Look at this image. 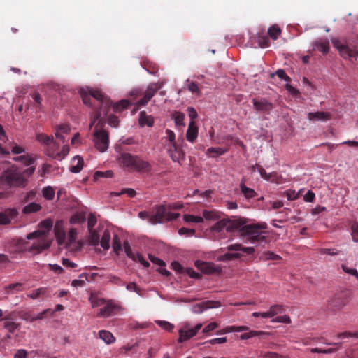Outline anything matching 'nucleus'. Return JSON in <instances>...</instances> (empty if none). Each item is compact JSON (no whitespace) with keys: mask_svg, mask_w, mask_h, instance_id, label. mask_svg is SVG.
<instances>
[{"mask_svg":"<svg viewBox=\"0 0 358 358\" xmlns=\"http://www.w3.org/2000/svg\"><path fill=\"white\" fill-rule=\"evenodd\" d=\"M27 238L29 240L37 238V241L31 247H28V243L22 239L13 240L8 246V252L17 255L29 250L34 254H38L50 246V241L46 239L44 231L30 233L27 236Z\"/></svg>","mask_w":358,"mask_h":358,"instance_id":"obj_1","label":"nucleus"},{"mask_svg":"<svg viewBox=\"0 0 358 358\" xmlns=\"http://www.w3.org/2000/svg\"><path fill=\"white\" fill-rule=\"evenodd\" d=\"M266 228V223L250 224L243 226L239 231L240 235L249 243L264 247L270 241Z\"/></svg>","mask_w":358,"mask_h":358,"instance_id":"obj_2","label":"nucleus"},{"mask_svg":"<svg viewBox=\"0 0 358 358\" xmlns=\"http://www.w3.org/2000/svg\"><path fill=\"white\" fill-rule=\"evenodd\" d=\"M117 161L124 168L131 171L149 173L152 169L151 164L138 155H133L124 151H118Z\"/></svg>","mask_w":358,"mask_h":358,"instance_id":"obj_3","label":"nucleus"},{"mask_svg":"<svg viewBox=\"0 0 358 358\" xmlns=\"http://www.w3.org/2000/svg\"><path fill=\"white\" fill-rule=\"evenodd\" d=\"M88 92L94 101L96 102V107H98L94 110L92 117L90 125L92 127L96 121H99L98 124L102 123V118L107 115L110 108L112 106V102L106 98L100 90L91 89Z\"/></svg>","mask_w":358,"mask_h":358,"instance_id":"obj_4","label":"nucleus"},{"mask_svg":"<svg viewBox=\"0 0 358 358\" xmlns=\"http://www.w3.org/2000/svg\"><path fill=\"white\" fill-rule=\"evenodd\" d=\"M333 46L336 48L344 59L358 57V38L352 43H343L338 39H332Z\"/></svg>","mask_w":358,"mask_h":358,"instance_id":"obj_5","label":"nucleus"},{"mask_svg":"<svg viewBox=\"0 0 358 358\" xmlns=\"http://www.w3.org/2000/svg\"><path fill=\"white\" fill-rule=\"evenodd\" d=\"M1 180L8 185L14 187H24L27 182L26 179L15 166H10L3 172Z\"/></svg>","mask_w":358,"mask_h":358,"instance_id":"obj_6","label":"nucleus"},{"mask_svg":"<svg viewBox=\"0 0 358 358\" xmlns=\"http://www.w3.org/2000/svg\"><path fill=\"white\" fill-rule=\"evenodd\" d=\"M179 217V213L170 212L167 206L159 205L155 207V214L150 217V222L155 224L157 223L175 220Z\"/></svg>","mask_w":358,"mask_h":358,"instance_id":"obj_7","label":"nucleus"},{"mask_svg":"<svg viewBox=\"0 0 358 358\" xmlns=\"http://www.w3.org/2000/svg\"><path fill=\"white\" fill-rule=\"evenodd\" d=\"M94 143L95 148L101 152L106 151L109 145L108 134L104 130L96 129L94 134Z\"/></svg>","mask_w":358,"mask_h":358,"instance_id":"obj_8","label":"nucleus"},{"mask_svg":"<svg viewBox=\"0 0 358 358\" xmlns=\"http://www.w3.org/2000/svg\"><path fill=\"white\" fill-rule=\"evenodd\" d=\"M240 225L241 223L238 221L224 218L214 224L212 230L216 232H221L224 229L227 231H232L238 228Z\"/></svg>","mask_w":358,"mask_h":358,"instance_id":"obj_9","label":"nucleus"},{"mask_svg":"<svg viewBox=\"0 0 358 358\" xmlns=\"http://www.w3.org/2000/svg\"><path fill=\"white\" fill-rule=\"evenodd\" d=\"M162 87V83H151L148 88L146 89L144 96L142 99H141L136 104L138 106H145L148 101L151 99L152 97L157 93V92L160 90Z\"/></svg>","mask_w":358,"mask_h":358,"instance_id":"obj_10","label":"nucleus"},{"mask_svg":"<svg viewBox=\"0 0 358 358\" xmlns=\"http://www.w3.org/2000/svg\"><path fill=\"white\" fill-rule=\"evenodd\" d=\"M202 327L201 324H197L194 327H189L187 325H185L183 328H181L179 330V338L178 342L183 343L196 334L198 331H199Z\"/></svg>","mask_w":358,"mask_h":358,"instance_id":"obj_11","label":"nucleus"},{"mask_svg":"<svg viewBox=\"0 0 358 358\" xmlns=\"http://www.w3.org/2000/svg\"><path fill=\"white\" fill-rule=\"evenodd\" d=\"M252 103L254 108L260 113H269L273 108L272 103L268 101L266 99L261 98L259 99H253Z\"/></svg>","mask_w":358,"mask_h":358,"instance_id":"obj_12","label":"nucleus"},{"mask_svg":"<svg viewBox=\"0 0 358 358\" xmlns=\"http://www.w3.org/2000/svg\"><path fill=\"white\" fill-rule=\"evenodd\" d=\"M348 303V298L343 293L335 294L329 303V308L333 310L341 309Z\"/></svg>","mask_w":358,"mask_h":358,"instance_id":"obj_13","label":"nucleus"},{"mask_svg":"<svg viewBox=\"0 0 358 358\" xmlns=\"http://www.w3.org/2000/svg\"><path fill=\"white\" fill-rule=\"evenodd\" d=\"M167 152L171 157V159L181 164V161L185 159V154L182 149L178 145L175 144L172 146H169Z\"/></svg>","mask_w":358,"mask_h":358,"instance_id":"obj_14","label":"nucleus"},{"mask_svg":"<svg viewBox=\"0 0 358 358\" xmlns=\"http://www.w3.org/2000/svg\"><path fill=\"white\" fill-rule=\"evenodd\" d=\"M221 306L220 301H206L201 303H198L192 307V312L196 314L203 313L204 310L210 308H215Z\"/></svg>","mask_w":358,"mask_h":358,"instance_id":"obj_15","label":"nucleus"},{"mask_svg":"<svg viewBox=\"0 0 358 358\" xmlns=\"http://www.w3.org/2000/svg\"><path fill=\"white\" fill-rule=\"evenodd\" d=\"M120 307L111 301H108L99 310V313L97 314L98 317H110L116 311L119 310Z\"/></svg>","mask_w":358,"mask_h":358,"instance_id":"obj_16","label":"nucleus"},{"mask_svg":"<svg viewBox=\"0 0 358 358\" xmlns=\"http://www.w3.org/2000/svg\"><path fill=\"white\" fill-rule=\"evenodd\" d=\"M54 230L58 244L60 245H65L67 246L68 243H66V233L63 228V224L61 221L56 222Z\"/></svg>","mask_w":358,"mask_h":358,"instance_id":"obj_17","label":"nucleus"},{"mask_svg":"<svg viewBox=\"0 0 358 358\" xmlns=\"http://www.w3.org/2000/svg\"><path fill=\"white\" fill-rule=\"evenodd\" d=\"M18 213L16 209H7L3 212H0V224H7L15 218Z\"/></svg>","mask_w":358,"mask_h":358,"instance_id":"obj_18","label":"nucleus"},{"mask_svg":"<svg viewBox=\"0 0 358 358\" xmlns=\"http://www.w3.org/2000/svg\"><path fill=\"white\" fill-rule=\"evenodd\" d=\"M195 266L200 270L201 272L210 274L215 272V269L214 265L210 262H206L200 260L195 262Z\"/></svg>","mask_w":358,"mask_h":358,"instance_id":"obj_19","label":"nucleus"},{"mask_svg":"<svg viewBox=\"0 0 358 358\" xmlns=\"http://www.w3.org/2000/svg\"><path fill=\"white\" fill-rule=\"evenodd\" d=\"M96 274L92 273V274H87L85 273H83L79 275V279H75L73 280L71 282V285L77 287H83L85 285L86 281H89L90 280L94 279V276H96Z\"/></svg>","mask_w":358,"mask_h":358,"instance_id":"obj_20","label":"nucleus"},{"mask_svg":"<svg viewBox=\"0 0 358 358\" xmlns=\"http://www.w3.org/2000/svg\"><path fill=\"white\" fill-rule=\"evenodd\" d=\"M24 290V285L22 282L10 283L4 287V293L6 294H14Z\"/></svg>","mask_w":358,"mask_h":358,"instance_id":"obj_21","label":"nucleus"},{"mask_svg":"<svg viewBox=\"0 0 358 358\" xmlns=\"http://www.w3.org/2000/svg\"><path fill=\"white\" fill-rule=\"evenodd\" d=\"M331 118L329 113L317 111L315 113H308V119L310 121H326Z\"/></svg>","mask_w":358,"mask_h":358,"instance_id":"obj_22","label":"nucleus"},{"mask_svg":"<svg viewBox=\"0 0 358 358\" xmlns=\"http://www.w3.org/2000/svg\"><path fill=\"white\" fill-rule=\"evenodd\" d=\"M313 49L322 52L324 55L327 54L329 50V43L326 38H320L313 43Z\"/></svg>","mask_w":358,"mask_h":358,"instance_id":"obj_23","label":"nucleus"},{"mask_svg":"<svg viewBox=\"0 0 358 358\" xmlns=\"http://www.w3.org/2000/svg\"><path fill=\"white\" fill-rule=\"evenodd\" d=\"M198 136V128L194 121L191 120L186 133V138L188 141L193 143Z\"/></svg>","mask_w":358,"mask_h":358,"instance_id":"obj_24","label":"nucleus"},{"mask_svg":"<svg viewBox=\"0 0 358 358\" xmlns=\"http://www.w3.org/2000/svg\"><path fill=\"white\" fill-rule=\"evenodd\" d=\"M83 166V159L79 155L75 156L71 161L70 171L72 173H79Z\"/></svg>","mask_w":358,"mask_h":358,"instance_id":"obj_25","label":"nucleus"},{"mask_svg":"<svg viewBox=\"0 0 358 358\" xmlns=\"http://www.w3.org/2000/svg\"><path fill=\"white\" fill-rule=\"evenodd\" d=\"M139 124L141 127H152L154 124V119L151 115H147L145 111H141L139 114Z\"/></svg>","mask_w":358,"mask_h":358,"instance_id":"obj_26","label":"nucleus"},{"mask_svg":"<svg viewBox=\"0 0 358 358\" xmlns=\"http://www.w3.org/2000/svg\"><path fill=\"white\" fill-rule=\"evenodd\" d=\"M227 250L229 251H242L248 255H252L255 252V248L253 247H243L239 243L229 245Z\"/></svg>","mask_w":358,"mask_h":358,"instance_id":"obj_27","label":"nucleus"},{"mask_svg":"<svg viewBox=\"0 0 358 358\" xmlns=\"http://www.w3.org/2000/svg\"><path fill=\"white\" fill-rule=\"evenodd\" d=\"M240 189L241 192L247 199L254 198L257 195V193L254 189L246 187L244 181H241V182L240 183Z\"/></svg>","mask_w":358,"mask_h":358,"instance_id":"obj_28","label":"nucleus"},{"mask_svg":"<svg viewBox=\"0 0 358 358\" xmlns=\"http://www.w3.org/2000/svg\"><path fill=\"white\" fill-rule=\"evenodd\" d=\"M110 233L108 229H105L102 234L99 243L101 246L106 250H108L110 248Z\"/></svg>","mask_w":358,"mask_h":358,"instance_id":"obj_29","label":"nucleus"},{"mask_svg":"<svg viewBox=\"0 0 358 358\" xmlns=\"http://www.w3.org/2000/svg\"><path fill=\"white\" fill-rule=\"evenodd\" d=\"M41 206L39 203H36L35 202H31L28 205L25 206L22 209V213L24 214H30L33 213H36L41 210Z\"/></svg>","mask_w":358,"mask_h":358,"instance_id":"obj_30","label":"nucleus"},{"mask_svg":"<svg viewBox=\"0 0 358 358\" xmlns=\"http://www.w3.org/2000/svg\"><path fill=\"white\" fill-rule=\"evenodd\" d=\"M99 338L102 339L106 344H111L115 342V338L113 334L106 330H101L99 332Z\"/></svg>","mask_w":358,"mask_h":358,"instance_id":"obj_31","label":"nucleus"},{"mask_svg":"<svg viewBox=\"0 0 358 358\" xmlns=\"http://www.w3.org/2000/svg\"><path fill=\"white\" fill-rule=\"evenodd\" d=\"M70 131V127L66 124H62L58 127L56 129L55 136L57 138L60 139L63 142L64 141V138L63 136L64 134H69Z\"/></svg>","mask_w":358,"mask_h":358,"instance_id":"obj_32","label":"nucleus"},{"mask_svg":"<svg viewBox=\"0 0 358 358\" xmlns=\"http://www.w3.org/2000/svg\"><path fill=\"white\" fill-rule=\"evenodd\" d=\"M265 335H268V333L262 331H250L249 332L242 334L240 336V338L241 340H246L251 338L254 336H261Z\"/></svg>","mask_w":358,"mask_h":358,"instance_id":"obj_33","label":"nucleus"},{"mask_svg":"<svg viewBox=\"0 0 358 358\" xmlns=\"http://www.w3.org/2000/svg\"><path fill=\"white\" fill-rule=\"evenodd\" d=\"M58 148H59V144L57 143L54 141V138H53L52 139V145H48L46 147V149H45L46 155H48L49 157H51L55 159V156H56V153L57 152V150H58Z\"/></svg>","mask_w":358,"mask_h":358,"instance_id":"obj_34","label":"nucleus"},{"mask_svg":"<svg viewBox=\"0 0 358 358\" xmlns=\"http://www.w3.org/2000/svg\"><path fill=\"white\" fill-rule=\"evenodd\" d=\"M36 139L38 142L45 145H52L53 137L52 136H47L44 134H38L36 135Z\"/></svg>","mask_w":358,"mask_h":358,"instance_id":"obj_35","label":"nucleus"},{"mask_svg":"<svg viewBox=\"0 0 358 358\" xmlns=\"http://www.w3.org/2000/svg\"><path fill=\"white\" fill-rule=\"evenodd\" d=\"M13 159L16 162H21L26 166L31 165L35 162V159L29 155H24L19 157H14Z\"/></svg>","mask_w":358,"mask_h":358,"instance_id":"obj_36","label":"nucleus"},{"mask_svg":"<svg viewBox=\"0 0 358 358\" xmlns=\"http://www.w3.org/2000/svg\"><path fill=\"white\" fill-rule=\"evenodd\" d=\"M37 192L35 189L31 190L29 192L26 193L21 198V202L22 203H27L29 201L34 202L36 197Z\"/></svg>","mask_w":358,"mask_h":358,"instance_id":"obj_37","label":"nucleus"},{"mask_svg":"<svg viewBox=\"0 0 358 358\" xmlns=\"http://www.w3.org/2000/svg\"><path fill=\"white\" fill-rule=\"evenodd\" d=\"M48 295V289L45 287H40L37 289L33 290L31 294L28 295L29 297L31 299H37L41 296H47Z\"/></svg>","mask_w":358,"mask_h":358,"instance_id":"obj_38","label":"nucleus"},{"mask_svg":"<svg viewBox=\"0 0 358 358\" xmlns=\"http://www.w3.org/2000/svg\"><path fill=\"white\" fill-rule=\"evenodd\" d=\"M260 259L262 260H280L281 259L280 256L275 254L271 251H265L262 252Z\"/></svg>","mask_w":358,"mask_h":358,"instance_id":"obj_39","label":"nucleus"},{"mask_svg":"<svg viewBox=\"0 0 358 358\" xmlns=\"http://www.w3.org/2000/svg\"><path fill=\"white\" fill-rule=\"evenodd\" d=\"M130 104L129 101L123 99L114 104L113 107L115 112H120L122 110L127 108Z\"/></svg>","mask_w":358,"mask_h":358,"instance_id":"obj_40","label":"nucleus"},{"mask_svg":"<svg viewBox=\"0 0 358 358\" xmlns=\"http://www.w3.org/2000/svg\"><path fill=\"white\" fill-rule=\"evenodd\" d=\"M3 327L8 330L9 333H14L15 331L20 328V324L13 321H6L3 322Z\"/></svg>","mask_w":358,"mask_h":358,"instance_id":"obj_41","label":"nucleus"},{"mask_svg":"<svg viewBox=\"0 0 358 358\" xmlns=\"http://www.w3.org/2000/svg\"><path fill=\"white\" fill-rule=\"evenodd\" d=\"M86 220V216L85 213H78L73 215L70 220L72 224H82Z\"/></svg>","mask_w":358,"mask_h":358,"instance_id":"obj_42","label":"nucleus"},{"mask_svg":"<svg viewBox=\"0 0 358 358\" xmlns=\"http://www.w3.org/2000/svg\"><path fill=\"white\" fill-rule=\"evenodd\" d=\"M42 193L43 196L47 200H52L55 194V189L50 186L44 187Z\"/></svg>","mask_w":358,"mask_h":358,"instance_id":"obj_43","label":"nucleus"},{"mask_svg":"<svg viewBox=\"0 0 358 358\" xmlns=\"http://www.w3.org/2000/svg\"><path fill=\"white\" fill-rule=\"evenodd\" d=\"M241 257V254L238 252L236 253H225L222 255L219 256L218 260L219 261H223V262H227L230 261L234 259H238Z\"/></svg>","mask_w":358,"mask_h":358,"instance_id":"obj_44","label":"nucleus"},{"mask_svg":"<svg viewBox=\"0 0 358 358\" xmlns=\"http://www.w3.org/2000/svg\"><path fill=\"white\" fill-rule=\"evenodd\" d=\"M89 243L91 245L96 246L99 244L100 236L96 231H90Z\"/></svg>","mask_w":358,"mask_h":358,"instance_id":"obj_45","label":"nucleus"},{"mask_svg":"<svg viewBox=\"0 0 358 358\" xmlns=\"http://www.w3.org/2000/svg\"><path fill=\"white\" fill-rule=\"evenodd\" d=\"M317 251L321 255H328L330 256H336L340 254L341 251L336 248H321L317 249Z\"/></svg>","mask_w":358,"mask_h":358,"instance_id":"obj_46","label":"nucleus"},{"mask_svg":"<svg viewBox=\"0 0 358 358\" xmlns=\"http://www.w3.org/2000/svg\"><path fill=\"white\" fill-rule=\"evenodd\" d=\"M226 150L221 148H210L207 150L206 154L214 157L224 154Z\"/></svg>","mask_w":358,"mask_h":358,"instance_id":"obj_47","label":"nucleus"},{"mask_svg":"<svg viewBox=\"0 0 358 358\" xmlns=\"http://www.w3.org/2000/svg\"><path fill=\"white\" fill-rule=\"evenodd\" d=\"M280 33L281 30L278 25H273L268 30V35L273 40H276L278 38V36L280 34Z\"/></svg>","mask_w":358,"mask_h":358,"instance_id":"obj_48","label":"nucleus"},{"mask_svg":"<svg viewBox=\"0 0 358 358\" xmlns=\"http://www.w3.org/2000/svg\"><path fill=\"white\" fill-rule=\"evenodd\" d=\"M165 134H166L165 138L169 142V144L168 145V147L169 146H172V145H173L175 144H177V143L176 141L175 133L172 130L166 129V131H165Z\"/></svg>","mask_w":358,"mask_h":358,"instance_id":"obj_49","label":"nucleus"},{"mask_svg":"<svg viewBox=\"0 0 358 358\" xmlns=\"http://www.w3.org/2000/svg\"><path fill=\"white\" fill-rule=\"evenodd\" d=\"M113 251L117 254L119 255L120 251L122 250V243L120 238L117 235H115L113 236Z\"/></svg>","mask_w":358,"mask_h":358,"instance_id":"obj_50","label":"nucleus"},{"mask_svg":"<svg viewBox=\"0 0 358 358\" xmlns=\"http://www.w3.org/2000/svg\"><path fill=\"white\" fill-rule=\"evenodd\" d=\"M285 310L284 307L282 305H279V304H275V305L271 306L269 309V311H270V313H271L272 317L278 314L283 313L285 312Z\"/></svg>","mask_w":358,"mask_h":358,"instance_id":"obj_51","label":"nucleus"},{"mask_svg":"<svg viewBox=\"0 0 358 358\" xmlns=\"http://www.w3.org/2000/svg\"><path fill=\"white\" fill-rule=\"evenodd\" d=\"M203 217L208 220H215L219 218L218 213L215 210H203Z\"/></svg>","mask_w":358,"mask_h":358,"instance_id":"obj_52","label":"nucleus"},{"mask_svg":"<svg viewBox=\"0 0 358 358\" xmlns=\"http://www.w3.org/2000/svg\"><path fill=\"white\" fill-rule=\"evenodd\" d=\"M81 96H82V99H83L84 104L87 105V106H94V105L95 106H96V103L93 102L94 100L92 99V98L89 92H82Z\"/></svg>","mask_w":358,"mask_h":358,"instance_id":"obj_53","label":"nucleus"},{"mask_svg":"<svg viewBox=\"0 0 358 358\" xmlns=\"http://www.w3.org/2000/svg\"><path fill=\"white\" fill-rule=\"evenodd\" d=\"M174 122L176 126H184L185 115L180 112H175L173 115Z\"/></svg>","mask_w":358,"mask_h":358,"instance_id":"obj_54","label":"nucleus"},{"mask_svg":"<svg viewBox=\"0 0 358 358\" xmlns=\"http://www.w3.org/2000/svg\"><path fill=\"white\" fill-rule=\"evenodd\" d=\"M155 322L163 329L169 332L172 331L174 328V325L167 321L156 320Z\"/></svg>","mask_w":358,"mask_h":358,"instance_id":"obj_55","label":"nucleus"},{"mask_svg":"<svg viewBox=\"0 0 358 358\" xmlns=\"http://www.w3.org/2000/svg\"><path fill=\"white\" fill-rule=\"evenodd\" d=\"M258 45L262 48H267L270 45L269 38L267 36H258Z\"/></svg>","mask_w":358,"mask_h":358,"instance_id":"obj_56","label":"nucleus"},{"mask_svg":"<svg viewBox=\"0 0 358 358\" xmlns=\"http://www.w3.org/2000/svg\"><path fill=\"white\" fill-rule=\"evenodd\" d=\"M184 220L187 222L201 223L203 222V217L193 215H185Z\"/></svg>","mask_w":358,"mask_h":358,"instance_id":"obj_57","label":"nucleus"},{"mask_svg":"<svg viewBox=\"0 0 358 358\" xmlns=\"http://www.w3.org/2000/svg\"><path fill=\"white\" fill-rule=\"evenodd\" d=\"M92 306L93 308L101 306L105 304L106 301L102 298H98L97 296L92 295L90 298Z\"/></svg>","mask_w":358,"mask_h":358,"instance_id":"obj_58","label":"nucleus"},{"mask_svg":"<svg viewBox=\"0 0 358 358\" xmlns=\"http://www.w3.org/2000/svg\"><path fill=\"white\" fill-rule=\"evenodd\" d=\"M252 170L253 171H257L259 173V174L261 175L262 178H264V180H267V179H269L268 178V173H267L266 172V171L264 170V169L259 165V164H255L254 166H252Z\"/></svg>","mask_w":358,"mask_h":358,"instance_id":"obj_59","label":"nucleus"},{"mask_svg":"<svg viewBox=\"0 0 358 358\" xmlns=\"http://www.w3.org/2000/svg\"><path fill=\"white\" fill-rule=\"evenodd\" d=\"M69 152V147L68 145H64L62 147V150L60 152H57L56 153L55 158L57 160L63 159Z\"/></svg>","mask_w":358,"mask_h":358,"instance_id":"obj_60","label":"nucleus"},{"mask_svg":"<svg viewBox=\"0 0 358 358\" xmlns=\"http://www.w3.org/2000/svg\"><path fill=\"white\" fill-rule=\"evenodd\" d=\"M54 313V311H52V310L50 309H46L45 310H43V312L37 314L36 315L34 316L32 318H31V321H34V320H43L44 319L46 315L48 314V315H52Z\"/></svg>","mask_w":358,"mask_h":358,"instance_id":"obj_61","label":"nucleus"},{"mask_svg":"<svg viewBox=\"0 0 358 358\" xmlns=\"http://www.w3.org/2000/svg\"><path fill=\"white\" fill-rule=\"evenodd\" d=\"M134 262H140L145 268H148L150 266L148 262L145 260L143 257L140 253L134 254V259H131Z\"/></svg>","mask_w":358,"mask_h":358,"instance_id":"obj_62","label":"nucleus"},{"mask_svg":"<svg viewBox=\"0 0 358 358\" xmlns=\"http://www.w3.org/2000/svg\"><path fill=\"white\" fill-rule=\"evenodd\" d=\"M341 268L345 273L355 276L358 280V272L357 269L350 268L345 264H342Z\"/></svg>","mask_w":358,"mask_h":358,"instance_id":"obj_63","label":"nucleus"},{"mask_svg":"<svg viewBox=\"0 0 358 358\" xmlns=\"http://www.w3.org/2000/svg\"><path fill=\"white\" fill-rule=\"evenodd\" d=\"M352 239L358 242V223L354 222L351 226Z\"/></svg>","mask_w":358,"mask_h":358,"instance_id":"obj_64","label":"nucleus"}]
</instances>
